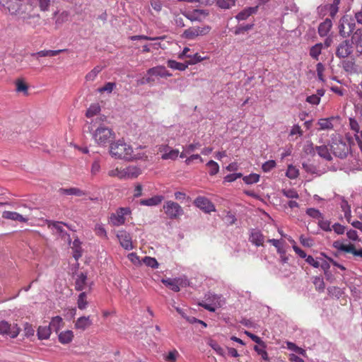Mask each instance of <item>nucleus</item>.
I'll return each instance as SVG.
<instances>
[{"label":"nucleus","instance_id":"5fc2aeb1","mask_svg":"<svg viewBox=\"0 0 362 362\" xmlns=\"http://www.w3.org/2000/svg\"><path fill=\"white\" fill-rule=\"evenodd\" d=\"M108 175L110 177H115L120 180H124L123 168H116L109 170Z\"/></svg>","mask_w":362,"mask_h":362},{"label":"nucleus","instance_id":"473e14b6","mask_svg":"<svg viewBox=\"0 0 362 362\" xmlns=\"http://www.w3.org/2000/svg\"><path fill=\"white\" fill-rule=\"evenodd\" d=\"M63 326V320L59 316L54 317L50 323L49 327L51 328V330H54L55 332H58L59 329H60Z\"/></svg>","mask_w":362,"mask_h":362},{"label":"nucleus","instance_id":"393cba45","mask_svg":"<svg viewBox=\"0 0 362 362\" xmlns=\"http://www.w3.org/2000/svg\"><path fill=\"white\" fill-rule=\"evenodd\" d=\"M258 10V6L254 7H247L240 11L237 16L236 18L238 21H244L251 15L256 13Z\"/></svg>","mask_w":362,"mask_h":362},{"label":"nucleus","instance_id":"bb28decb","mask_svg":"<svg viewBox=\"0 0 362 362\" xmlns=\"http://www.w3.org/2000/svg\"><path fill=\"white\" fill-rule=\"evenodd\" d=\"M87 276L83 273L77 274L76 279L75 288L77 291H82L87 286Z\"/></svg>","mask_w":362,"mask_h":362},{"label":"nucleus","instance_id":"aec40b11","mask_svg":"<svg viewBox=\"0 0 362 362\" xmlns=\"http://www.w3.org/2000/svg\"><path fill=\"white\" fill-rule=\"evenodd\" d=\"M250 241L256 246H260L264 243V237L259 230H252L250 235Z\"/></svg>","mask_w":362,"mask_h":362},{"label":"nucleus","instance_id":"de8ad7c7","mask_svg":"<svg viewBox=\"0 0 362 362\" xmlns=\"http://www.w3.org/2000/svg\"><path fill=\"white\" fill-rule=\"evenodd\" d=\"M206 166L209 168V173L210 175H215L219 171V165L214 160H209L206 163Z\"/></svg>","mask_w":362,"mask_h":362},{"label":"nucleus","instance_id":"f3484780","mask_svg":"<svg viewBox=\"0 0 362 362\" xmlns=\"http://www.w3.org/2000/svg\"><path fill=\"white\" fill-rule=\"evenodd\" d=\"M2 217L5 219L18 221L21 223H25L28 221V218L23 216L21 214L10 211H5L2 214Z\"/></svg>","mask_w":362,"mask_h":362},{"label":"nucleus","instance_id":"423d86ee","mask_svg":"<svg viewBox=\"0 0 362 362\" xmlns=\"http://www.w3.org/2000/svg\"><path fill=\"white\" fill-rule=\"evenodd\" d=\"M20 327L16 323H9L6 320L0 321V334L8 336L11 338H16L20 332Z\"/></svg>","mask_w":362,"mask_h":362},{"label":"nucleus","instance_id":"c03bdc74","mask_svg":"<svg viewBox=\"0 0 362 362\" xmlns=\"http://www.w3.org/2000/svg\"><path fill=\"white\" fill-rule=\"evenodd\" d=\"M100 111V107L98 104H92L86 111V117L88 118L97 115Z\"/></svg>","mask_w":362,"mask_h":362},{"label":"nucleus","instance_id":"b1692460","mask_svg":"<svg viewBox=\"0 0 362 362\" xmlns=\"http://www.w3.org/2000/svg\"><path fill=\"white\" fill-rule=\"evenodd\" d=\"M316 151L317 154L326 160H331L332 159V153L327 145L322 144L316 146Z\"/></svg>","mask_w":362,"mask_h":362},{"label":"nucleus","instance_id":"774afa93","mask_svg":"<svg viewBox=\"0 0 362 362\" xmlns=\"http://www.w3.org/2000/svg\"><path fill=\"white\" fill-rule=\"evenodd\" d=\"M334 230L338 235H342L345 232V227L340 223H336L332 226V230Z\"/></svg>","mask_w":362,"mask_h":362},{"label":"nucleus","instance_id":"a211bd4d","mask_svg":"<svg viewBox=\"0 0 362 362\" xmlns=\"http://www.w3.org/2000/svg\"><path fill=\"white\" fill-rule=\"evenodd\" d=\"M93 322L90 316H83L77 319L75 322V328L80 330H85L92 325Z\"/></svg>","mask_w":362,"mask_h":362},{"label":"nucleus","instance_id":"0e129e2a","mask_svg":"<svg viewBox=\"0 0 362 362\" xmlns=\"http://www.w3.org/2000/svg\"><path fill=\"white\" fill-rule=\"evenodd\" d=\"M179 356L178 351L175 349L170 351L165 356V359L168 362H175Z\"/></svg>","mask_w":362,"mask_h":362},{"label":"nucleus","instance_id":"864d4df0","mask_svg":"<svg viewBox=\"0 0 362 362\" xmlns=\"http://www.w3.org/2000/svg\"><path fill=\"white\" fill-rule=\"evenodd\" d=\"M282 194L288 199H298L299 197L298 193L294 189H284Z\"/></svg>","mask_w":362,"mask_h":362},{"label":"nucleus","instance_id":"338daca9","mask_svg":"<svg viewBox=\"0 0 362 362\" xmlns=\"http://www.w3.org/2000/svg\"><path fill=\"white\" fill-rule=\"evenodd\" d=\"M276 166V162L273 160L266 161L262 166L264 172H269Z\"/></svg>","mask_w":362,"mask_h":362},{"label":"nucleus","instance_id":"4c0bfd02","mask_svg":"<svg viewBox=\"0 0 362 362\" xmlns=\"http://www.w3.org/2000/svg\"><path fill=\"white\" fill-rule=\"evenodd\" d=\"M103 67L100 66H96L94 67L90 71H89L85 77L86 81H93L98 74L102 71Z\"/></svg>","mask_w":362,"mask_h":362},{"label":"nucleus","instance_id":"a878e982","mask_svg":"<svg viewBox=\"0 0 362 362\" xmlns=\"http://www.w3.org/2000/svg\"><path fill=\"white\" fill-rule=\"evenodd\" d=\"M59 192L64 195H74L76 197H82L86 194L85 191L77 187L62 188L59 189Z\"/></svg>","mask_w":362,"mask_h":362},{"label":"nucleus","instance_id":"39448f33","mask_svg":"<svg viewBox=\"0 0 362 362\" xmlns=\"http://www.w3.org/2000/svg\"><path fill=\"white\" fill-rule=\"evenodd\" d=\"M163 209L165 214L170 219L177 218L184 213L181 206L173 201L166 202L163 205Z\"/></svg>","mask_w":362,"mask_h":362},{"label":"nucleus","instance_id":"cd10ccee","mask_svg":"<svg viewBox=\"0 0 362 362\" xmlns=\"http://www.w3.org/2000/svg\"><path fill=\"white\" fill-rule=\"evenodd\" d=\"M64 226H66V224L64 223L63 222L49 221L48 223V228L54 235H57L63 232Z\"/></svg>","mask_w":362,"mask_h":362},{"label":"nucleus","instance_id":"f03ea898","mask_svg":"<svg viewBox=\"0 0 362 362\" xmlns=\"http://www.w3.org/2000/svg\"><path fill=\"white\" fill-rule=\"evenodd\" d=\"M109 153L112 157L130 161L132 147L131 145L125 143L124 140L119 139L111 144L110 146Z\"/></svg>","mask_w":362,"mask_h":362},{"label":"nucleus","instance_id":"8fccbe9b","mask_svg":"<svg viewBox=\"0 0 362 362\" xmlns=\"http://www.w3.org/2000/svg\"><path fill=\"white\" fill-rule=\"evenodd\" d=\"M298 169L292 165H289L286 173V175L290 179H295L298 176Z\"/></svg>","mask_w":362,"mask_h":362},{"label":"nucleus","instance_id":"37998d69","mask_svg":"<svg viewBox=\"0 0 362 362\" xmlns=\"http://www.w3.org/2000/svg\"><path fill=\"white\" fill-rule=\"evenodd\" d=\"M16 90L18 93L28 95V86L22 79H18L16 81Z\"/></svg>","mask_w":362,"mask_h":362},{"label":"nucleus","instance_id":"6e6d98bb","mask_svg":"<svg viewBox=\"0 0 362 362\" xmlns=\"http://www.w3.org/2000/svg\"><path fill=\"white\" fill-rule=\"evenodd\" d=\"M100 171V159L95 158L91 165L90 172L93 175H97Z\"/></svg>","mask_w":362,"mask_h":362},{"label":"nucleus","instance_id":"13d9d810","mask_svg":"<svg viewBox=\"0 0 362 362\" xmlns=\"http://www.w3.org/2000/svg\"><path fill=\"white\" fill-rule=\"evenodd\" d=\"M300 242L303 246L307 247H311L314 245L313 238L304 235H300Z\"/></svg>","mask_w":362,"mask_h":362},{"label":"nucleus","instance_id":"0eeeda50","mask_svg":"<svg viewBox=\"0 0 362 362\" xmlns=\"http://www.w3.org/2000/svg\"><path fill=\"white\" fill-rule=\"evenodd\" d=\"M340 35L346 37L352 33L355 29L354 19L349 16H344L340 20L339 26Z\"/></svg>","mask_w":362,"mask_h":362},{"label":"nucleus","instance_id":"49530a36","mask_svg":"<svg viewBox=\"0 0 362 362\" xmlns=\"http://www.w3.org/2000/svg\"><path fill=\"white\" fill-rule=\"evenodd\" d=\"M243 181L247 185H252L255 184L259 182V175L256 173H252L249 175L244 176L243 177Z\"/></svg>","mask_w":362,"mask_h":362},{"label":"nucleus","instance_id":"3c124183","mask_svg":"<svg viewBox=\"0 0 362 362\" xmlns=\"http://www.w3.org/2000/svg\"><path fill=\"white\" fill-rule=\"evenodd\" d=\"M142 262L148 267H151V268H153V269H156L159 266V264L158 262H157V260L156 259V258L154 257H145L143 259H142Z\"/></svg>","mask_w":362,"mask_h":362},{"label":"nucleus","instance_id":"c9c22d12","mask_svg":"<svg viewBox=\"0 0 362 362\" xmlns=\"http://www.w3.org/2000/svg\"><path fill=\"white\" fill-rule=\"evenodd\" d=\"M333 118H322L318 120L317 124L320 126V130L332 129L333 128Z\"/></svg>","mask_w":362,"mask_h":362},{"label":"nucleus","instance_id":"f257e3e1","mask_svg":"<svg viewBox=\"0 0 362 362\" xmlns=\"http://www.w3.org/2000/svg\"><path fill=\"white\" fill-rule=\"evenodd\" d=\"M115 133L110 127L100 124L92 132V138L95 144L100 147L111 145L115 139Z\"/></svg>","mask_w":362,"mask_h":362},{"label":"nucleus","instance_id":"9d476101","mask_svg":"<svg viewBox=\"0 0 362 362\" xmlns=\"http://www.w3.org/2000/svg\"><path fill=\"white\" fill-rule=\"evenodd\" d=\"M130 213L129 208H119L116 213L112 214L110 216V223L113 226H119L124 223V216Z\"/></svg>","mask_w":362,"mask_h":362},{"label":"nucleus","instance_id":"4d7b16f0","mask_svg":"<svg viewBox=\"0 0 362 362\" xmlns=\"http://www.w3.org/2000/svg\"><path fill=\"white\" fill-rule=\"evenodd\" d=\"M217 5L221 8H229L235 4V0H216Z\"/></svg>","mask_w":362,"mask_h":362},{"label":"nucleus","instance_id":"9b49d317","mask_svg":"<svg viewBox=\"0 0 362 362\" xmlns=\"http://www.w3.org/2000/svg\"><path fill=\"white\" fill-rule=\"evenodd\" d=\"M335 202L339 206L341 211L344 213V216L346 221L351 222V210L348 202L344 197L337 195L335 197Z\"/></svg>","mask_w":362,"mask_h":362},{"label":"nucleus","instance_id":"2f4dec72","mask_svg":"<svg viewBox=\"0 0 362 362\" xmlns=\"http://www.w3.org/2000/svg\"><path fill=\"white\" fill-rule=\"evenodd\" d=\"M74 337V333L71 330H66L59 334V340L62 344H66L71 342Z\"/></svg>","mask_w":362,"mask_h":362},{"label":"nucleus","instance_id":"ea45409f","mask_svg":"<svg viewBox=\"0 0 362 362\" xmlns=\"http://www.w3.org/2000/svg\"><path fill=\"white\" fill-rule=\"evenodd\" d=\"M81 243L78 239H75L72 243L71 248L73 250V256L76 260H78L81 256Z\"/></svg>","mask_w":362,"mask_h":362},{"label":"nucleus","instance_id":"052dcab7","mask_svg":"<svg viewBox=\"0 0 362 362\" xmlns=\"http://www.w3.org/2000/svg\"><path fill=\"white\" fill-rule=\"evenodd\" d=\"M268 242L270 243L272 245H274L278 252V253H283V244L280 240L276 239H269Z\"/></svg>","mask_w":362,"mask_h":362},{"label":"nucleus","instance_id":"c85d7f7f","mask_svg":"<svg viewBox=\"0 0 362 362\" xmlns=\"http://www.w3.org/2000/svg\"><path fill=\"white\" fill-rule=\"evenodd\" d=\"M332 23L331 20L327 18L321 23L318 28L319 35L322 37L326 36L332 28Z\"/></svg>","mask_w":362,"mask_h":362},{"label":"nucleus","instance_id":"e2e57ef3","mask_svg":"<svg viewBox=\"0 0 362 362\" xmlns=\"http://www.w3.org/2000/svg\"><path fill=\"white\" fill-rule=\"evenodd\" d=\"M95 232L100 237H103V238L107 237L106 230H105L104 226L100 223L95 224Z\"/></svg>","mask_w":362,"mask_h":362},{"label":"nucleus","instance_id":"1a4fd4ad","mask_svg":"<svg viewBox=\"0 0 362 362\" xmlns=\"http://www.w3.org/2000/svg\"><path fill=\"white\" fill-rule=\"evenodd\" d=\"M194 205L206 213H210L216 210L214 204L206 197L199 196L194 201Z\"/></svg>","mask_w":362,"mask_h":362},{"label":"nucleus","instance_id":"20e7f679","mask_svg":"<svg viewBox=\"0 0 362 362\" xmlns=\"http://www.w3.org/2000/svg\"><path fill=\"white\" fill-rule=\"evenodd\" d=\"M210 30L211 27L209 25L191 27L183 32L182 37L187 40H194L197 37L207 35Z\"/></svg>","mask_w":362,"mask_h":362},{"label":"nucleus","instance_id":"c756f323","mask_svg":"<svg viewBox=\"0 0 362 362\" xmlns=\"http://www.w3.org/2000/svg\"><path fill=\"white\" fill-rule=\"evenodd\" d=\"M51 328L48 326H40L37 329V337L39 339H47L51 334Z\"/></svg>","mask_w":362,"mask_h":362},{"label":"nucleus","instance_id":"4be33fe9","mask_svg":"<svg viewBox=\"0 0 362 362\" xmlns=\"http://www.w3.org/2000/svg\"><path fill=\"white\" fill-rule=\"evenodd\" d=\"M201 146L200 143L194 142L182 146V151L180 154L181 158H186L187 155L191 154L195 150Z\"/></svg>","mask_w":362,"mask_h":362},{"label":"nucleus","instance_id":"f8f14e48","mask_svg":"<svg viewBox=\"0 0 362 362\" xmlns=\"http://www.w3.org/2000/svg\"><path fill=\"white\" fill-rule=\"evenodd\" d=\"M117 237L124 249L131 250L134 248L132 237L129 233L125 230H119L117 234Z\"/></svg>","mask_w":362,"mask_h":362},{"label":"nucleus","instance_id":"e433bc0d","mask_svg":"<svg viewBox=\"0 0 362 362\" xmlns=\"http://www.w3.org/2000/svg\"><path fill=\"white\" fill-rule=\"evenodd\" d=\"M173 307L175 309V310L182 316V317L185 319L190 324H194L197 322V318H195L194 317H189L187 315V309L177 306Z\"/></svg>","mask_w":362,"mask_h":362},{"label":"nucleus","instance_id":"f704fd0d","mask_svg":"<svg viewBox=\"0 0 362 362\" xmlns=\"http://www.w3.org/2000/svg\"><path fill=\"white\" fill-rule=\"evenodd\" d=\"M161 282L166 286L169 287L172 291L175 292L180 291V288L177 286V281L175 279H163Z\"/></svg>","mask_w":362,"mask_h":362},{"label":"nucleus","instance_id":"dca6fc26","mask_svg":"<svg viewBox=\"0 0 362 362\" xmlns=\"http://www.w3.org/2000/svg\"><path fill=\"white\" fill-rule=\"evenodd\" d=\"M146 148L145 146H139L134 149L132 148V158L131 160H148V153L146 151H144Z\"/></svg>","mask_w":362,"mask_h":362},{"label":"nucleus","instance_id":"2eb2a0df","mask_svg":"<svg viewBox=\"0 0 362 362\" xmlns=\"http://www.w3.org/2000/svg\"><path fill=\"white\" fill-rule=\"evenodd\" d=\"M124 180L135 179L141 174V170L136 165L123 168Z\"/></svg>","mask_w":362,"mask_h":362},{"label":"nucleus","instance_id":"69168bd1","mask_svg":"<svg viewBox=\"0 0 362 362\" xmlns=\"http://www.w3.org/2000/svg\"><path fill=\"white\" fill-rule=\"evenodd\" d=\"M129 260L134 264V265L139 266L141 265V261L139 259V257L134 252L129 253L127 255Z\"/></svg>","mask_w":362,"mask_h":362},{"label":"nucleus","instance_id":"79ce46f5","mask_svg":"<svg viewBox=\"0 0 362 362\" xmlns=\"http://www.w3.org/2000/svg\"><path fill=\"white\" fill-rule=\"evenodd\" d=\"M214 298L216 300V302H214L211 304H209V303L202 304V306L205 309H206L209 311H212V312H214L217 308H219L221 306V301H222L220 297L214 296Z\"/></svg>","mask_w":362,"mask_h":362},{"label":"nucleus","instance_id":"6ab92c4d","mask_svg":"<svg viewBox=\"0 0 362 362\" xmlns=\"http://www.w3.org/2000/svg\"><path fill=\"white\" fill-rule=\"evenodd\" d=\"M147 74L149 76H158L162 78L170 76L171 74L164 66H156L149 69L147 71Z\"/></svg>","mask_w":362,"mask_h":362},{"label":"nucleus","instance_id":"5701e85b","mask_svg":"<svg viewBox=\"0 0 362 362\" xmlns=\"http://www.w3.org/2000/svg\"><path fill=\"white\" fill-rule=\"evenodd\" d=\"M164 197L162 195H156L148 199H141L140 204L143 206H153L161 203Z\"/></svg>","mask_w":362,"mask_h":362},{"label":"nucleus","instance_id":"a19ab883","mask_svg":"<svg viewBox=\"0 0 362 362\" xmlns=\"http://www.w3.org/2000/svg\"><path fill=\"white\" fill-rule=\"evenodd\" d=\"M167 64L170 68L179 71H185L188 66V64L180 63L175 60H168Z\"/></svg>","mask_w":362,"mask_h":362},{"label":"nucleus","instance_id":"7ed1b4c3","mask_svg":"<svg viewBox=\"0 0 362 362\" xmlns=\"http://www.w3.org/2000/svg\"><path fill=\"white\" fill-rule=\"evenodd\" d=\"M330 146L332 153L340 158H346L350 152L349 141L338 134L332 135Z\"/></svg>","mask_w":362,"mask_h":362},{"label":"nucleus","instance_id":"412c9836","mask_svg":"<svg viewBox=\"0 0 362 362\" xmlns=\"http://www.w3.org/2000/svg\"><path fill=\"white\" fill-rule=\"evenodd\" d=\"M333 247L337 250L351 253L354 255L355 247L353 244L346 245L340 240H336L332 243Z\"/></svg>","mask_w":362,"mask_h":362},{"label":"nucleus","instance_id":"4468645a","mask_svg":"<svg viewBox=\"0 0 362 362\" xmlns=\"http://www.w3.org/2000/svg\"><path fill=\"white\" fill-rule=\"evenodd\" d=\"M208 14L209 13L206 10L194 9L186 13L185 16L191 21H202Z\"/></svg>","mask_w":362,"mask_h":362},{"label":"nucleus","instance_id":"6e6552de","mask_svg":"<svg viewBox=\"0 0 362 362\" xmlns=\"http://www.w3.org/2000/svg\"><path fill=\"white\" fill-rule=\"evenodd\" d=\"M156 148L163 160H175L180 154L178 149L173 148L168 144L158 145Z\"/></svg>","mask_w":362,"mask_h":362},{"label":"nucleus","instance_id":"72a5a7b5","mask_svg":"<svg viewBox=\"0 0 362 362\" xmlns=\"http://www.w3.org/2000/svg\"><path fill=\"white\" fill-rule=\"evenodd\" d=\"M88 305V301L87 300V294L86 292H82L78 295L77 299L78 308L83 310H85Z\"/></svg>","mask_w":362,"mask_h":362},{"label":"nucleus","instance_id":"bf43d9fd","mask_svg":"<svg viewBox=\"0 0 362 362\" xmlns=\"http://www.w3.org/2000/svg\"><path fill=\"white\" fill-rule=\"evenodd\" d=\"M320 259V258H314L311 255H308V257H306L305 261L308 264L314 268H319Z\"/></svg>","mask_w":362,"mask_h":362},{"label":"nucleus","instance_id":"ddd939ff","mask_svg":"<svg viewBox=\"0 0 362 362\" xmlns=\"http://www.w3.org/2000/svg\"><path fill=\"white\" fill-rule=\"evenodd\" d=\"M352 52V46L349 41L345 40L337 47L336 55L339 58L347 57Z\"/></svg>","mask_w":362,"mask_h":362},{"label":"nucleus","instance_id":"58836bf2","mask_svg":"<svg viewBox=\"0 0 362 362\" xmlns=\"http://www.w3.org/2000/svg\"><path fill=\"white\" fill-rule=\"evenodd\" d=\"M208 345L210 346L217 354L225 356L226 351L222 348L216 341L213 339H209L207 342Z\"/></svg>","mask_w":362,"mask_h":362},{"label":"nucleus","instance_id":"603ef678","mask_svg":"<svg viewBox=\"0 0 362 362\" xmlns=\"http://www.w3.org/2000/svg\"><path fill=\"white\" fill-rule=\"evenodd\" d=\"M306 214L309 216L315 218V219H321L322 218V213L315 208H309L306 210Z\"/></svg>","mask_w":362,"mask_h":362},{"label":"nucleus","instance_id":"7c9ffc66","mask_svg":"<svg viewBox=\"0 0 362 362\" xmlns=\"http://www.w3.org/2000/svg\"><path fill=\"white\" fill-rule=\"evenodd\" d=\"M351 40L356 44L358 52L362 54V31L357 30L352 35Z\"/></svg>","mask_w":362,"mask_h":362},{"label":"nucleus","instance_id":"09e8293b","mask_svg":"<svg viewBox=\"0 0 362 362\" xmlns=\"http://www.w3.org/2000/svg\"><path fill=\"white\" fill-rule=\"evenodd\" d=\"M116 83L114 82H107L103 86V87H100L98 89V92L103 93H111L112 90L115 88Z\"/></svg>","mask_w":362,"mask_h":362},{"label":"nucleus","instance_id":"680f3d73","mask_svg":"<svg viewBox=\"0 0 362 362\" xmlns=\"http://www.w3.org/2000/svg\"><path fill=\"white\" fill-rule=\"evenodd\" d=\"M315 288L319 291H323L325 288V284L323 279L320 277H315L313 281Z\"/></svg>","mask_w":362,"mask_h":362},{"label":"nucleus","instance_id":"a18cd8bd","mask_svg":"<svg viewBox=\"0 0 362 362\" xmlns=\"http://www.w3.org/2000/svg\"><path fill=\"white\" fill-rule=\"evenodd\" d=\"M322 45L321 43L316 44L313 46L310 50V55L315 59H318V57L321 54Z\"/></svg>","mask_w":362,"mask_h":362}]
</instances>
